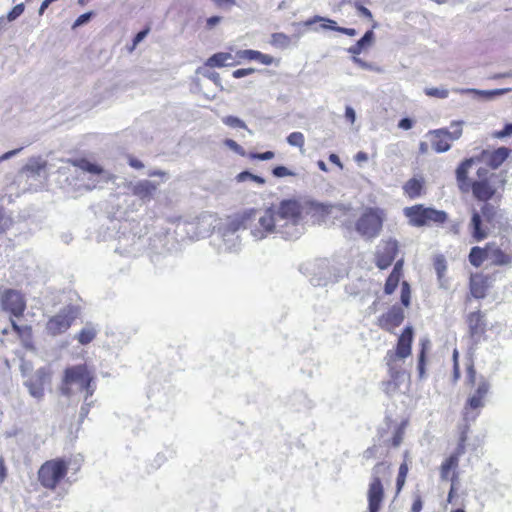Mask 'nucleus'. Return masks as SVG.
<instances>
[{
	"label": "nucleus",
	"instance_id": "nucleus-1",
	"mask_svg": "<svg viewBox=\"0 0 512 512\" xmlns=\"http://www.w3.org/2000/svg\"><path fill=\"white\" fill-rule=\"evenodd\" d=\"M478 158H467L456 168V181L461 192L467 193L470 190L474 198L479 201L488 202L496 194L495 179L498 177L487 167H479L477 179L471 181L468 178L470 168L476 164Z\"/></svg>",
	"mask_w": 512,
	"mask_h": 512
},
{
	"label": "nucleus",
	"instance_id": "nucleus-2",
	"mask_svg": "<svg viewBox=\"0 0 512 512\" xmlns=\"http://www.w3.org/2000/svg\"><path fill=\"white\" fill-rule=\"evenodd\" d=\"M279 234L285 239H297L303 230V207L295 199L282 200L277 206H272Z\"/></svg>",
	"mask_w": 512,
	"mask_h": 512
},
{
	"label": "nucleus",
	"instance_id": "nucleus-3",
	"mask_svg": "<svg viewBox=\"0 0 512 512\" xmlns=\"http://www.w3.org/2000/svg\"><path fill=\"white\" fill-rule=\"evenodd\" d=\"M59 389L66 397L72 396L76 391H83L86 402L95 392L94 375L86 364L69 366L63 372Z\"/></svg>",
	"mask_w": 512,
	"mask_h": 512
},
{
	"label": "nucleus",
	"instance_id": "nucleus-4",
	"mask_svg": "<svg viewBox=\"0 0 512 512\" xmlns=\"http://www.w3.org/2000/svg\"><path fill=\"white\" fill-rule=\"evenodd\" d=\"M243 221L244 229L250 231L251 236L256 241L265 239L271 234H279V224L276 222L273 208H267L264 211L250 209L239 214Z\"/></svg>",
	"mask_w": 512,
	"mask_h": 512
},
{
	"label": "nucleus",
	"instance_id": "nucleus-5",
	"mask_svg": "<svg viewBox=\"0 0 512 512\" xmlns=\"http://www.w3.org/2000/svg\"><path fill=\"white\" fill-rule=\"evenodd\" d=\"M467 382L471 385H476V389L465 403L463 420L475 421L481 409L485 406V397L490 391L491 384L483 375L477 377L473 365L467 368Z\"/></svg>",
	"mask_w": 512,
	"mask_h": 512
},
{
	"label": "nucleus",
	"instance_id": "nucleus-6",
	"mask_svg": "<svg viewBox=\"0 0 512 512\" xmlns=\"http://www.w3.org/2000/svg\"><path fill=\"white\" fill-rule=\"evenodd\" d=\"M403 213L409 219V224L414 227H422L432 223L443 224L448 219L445 211L424 207L421 204L405 207Z\"/></svg>",
	"mask_w": 512,
	"mask_h": 512
},
{
	"label": "nucleus",
	"instance_id": "nucleus-7",
	"mask_svg": "<svg viewBox=\"0 0 512 512\" xmlns=\"http://www.w3.org/2000/svg\"><path fill=\"white\" fill-rule=\"evenodd\" d=\"M385 220V212L378 207L366 208L355 224L356 231L367 239L377 237Z\"/></svg>",
	"mask_w": 512,
	"mask_h": 512
},
{
	"label": "nucleus",
	"instance_id": "nucleus-8",
	"mask_svg": "<svg viewBox=\"0 0 512 512\" xmlns=\"http://www.w3.org/2000/svg\"><path fill=\"white\" fill-rule=\"evenodd\" d=\"M213 222L214 217L204 213L192 220L180 221L177 224L176 232L178 235L185 234L191 240L205 238L215 228Z\"/></svg>",
	"mask_w": 512,
	"mask_h": 512
},
{
	"label": "nucleus",
	"instance_id": "nucleus-9",
	"mask_svg": "<svg viewBox=\"0 0 512 512\" xmlns=\"http://www.w3.org/2000/svg\"><path fill=\"white\" fill-rule=\"evenodd\" d=\"M67 470V463L63 459L46 461L38 471V480L44 488L54 490L66 476Z\"/></svg>",
	"mask_w": 512,
	"mask_h": 512
},
{
	"label": "nucleus",
	"instance_id": "nucleus-10",
	"mask_svg": "<svg viewBox=\"0 0 512 512\" xmlns=\"http://www.w3.org/2000/svg\"><path fill=\"white\" fill-rule=\"evenodd\" d=\"M389 465L385 462L377 463L372 469L371 482L368 489V510L369 512H379L383 498L384 488L381 477L388 473Z\"/></svg>",
	"mask_w": 512,
	"mask_h": 512
},
{
	"label": "nucleus",
	"instance_id": "nucleus-11",
	"mask_svg": "<svg viewBox=\"0 0 512 512\" xmlns=\"http://www.w3.org/2000/svg\"><path fill=\"white\" fill-rule=\"evenodd\" d=\"M244 229L243 221L239 215L228 218L222 223L217 231V235L222 239L223 249L228 252H236L241 245V239L238 232Z\"/></svg>",
	"mask_w": 512,
	"mask_h": 512
},
{
	"label": "nucleus",
	"instance_id": "nucleus-12",
	"mask_svg": "<svg viewBox=\"0 0 512 512\" xmlns=\"http://www.w3.org/2000/svg\"><path fill=\"white\" fill-rule=\"evenodd\" d=\"M80 314V308L76 305H66L56 315L49 318L46 323L47 333L52 336L66 332Z\"/></svg>",
	"mask_w": 512,
	"mask_h": 512
},
{
	"label": "nucleus",
	"instance_id": "nucleus-13",
	"mask_svg": "<svg viewBox=\"0 0 512 512\" xmlns=\"http://www.w3.org/2000/svg\"><path fill=\"white\" fill-rule=\"evenodd\" d=\"M122 231L117 238L115 252L127 257H135L140 254L145 246V239L137 236L135 233L126 231V227H121Z\"/></svg>",
	"mask_w": 512,
	"mask_h": 512
},
{
	"label": "nucleus",
	"instance_id": "nucleus-14",
	"mask_svg": "<svg viewBox=\"0 0 512 512\" xmlns=\"http://www.w3.org/2000/svg\"><path fill=\"white\" fill-rule=\"evenodd\" d=\"M461 121H454L451 123V127L455 129L450 132L446 128L436 129L429 132L431 136V146L437 153H443L451 148L449 140H457L462 135Z\"/></svg>",
	"mask_w": 512,
	"mask_h": 512
},
{
	"label": "nucleus",
	"instance_id": "nucleus-15",
	"mask_svg": "<svg viewBox=\"0 0 512 512\" xmlns=\"http://www.w3.org/2000/svg\"><path fill=\"white\" fill-rule=\"evenodd\" d=\"M339 277L340 271L331 265L329 260L319 259L312 270L310 283L316 287L327 286L329 283L338 281Z\"/></svg>",
	"mask_w": 512,
	"mask_h": 512
},
{
	"label": "nucleus",
	"instance_id": "nucleus-16",
	"mask_svg": "<svg viewBox=\"0 0 512 512\" xmlns=\"http://www.w3.org/2000/svg\"><path fill=\"white\" fill-rule=\"evenodd\" d=\"M0 304L4 311L9 312L14 317L22 316L26 309L24 296L14 289H5L2 292Z\"/></svg>",
	"mask_w": 512,
	"mask_h": 512
},
{
	"label": "nucleus",
	"instance_id": "nucleus-17",
	"mask_svg": "<svg viewBox=\"0 0 512 512\" xmlns=\"http://www.w3.org/2000/svg\"><path fill=\"white\" fill-rule=\"evenodd\" d=\"M500 244L489 243L487 245L488 260L497 266H510L512 264V244L501 238Z\"/></svg>",
	"mask_w": 512,
	"mask_h": 512
},
{
	"label": "nucleus",
	"instance_id": "nucleus-18",
	"mask_svg": "<svg viewBox=\"0 0 512 512\" xmlns=\"http://www.w3.org/2000/svg\"><path fill=\"white\" fill-rule=\"evenodd\" d=\"M51 373L46 367L37 369L34 374L25 381L24 385L27 387L29 394L37 399L41 400L44 396V386L50 381Z\"/></svg>",
	"mask_w": 512,
	"mask_h": 512
},
{
	"label": "nucleus",
	"instance_id": "nucleus-19",
	"mask_svg": "<svg viewBox=\"0 0 512 512\" xmlns=\"http://www.w3.org/2000/svg\"><path fill=\"white\" fill-rule=\"evenodd\" d=\"M412 341L413 328L407 326L398 338L396 349L394 351L389 350L385 357L404 361L411 354Z\"/></svg>",
	"mask_w": 512,
	"mask_h": 512
},
{
	"label": "nucleus",
	"instance_id": "nucleus-20",
	"mask_svg": "<svg viewBox=\"0 0 512 512\" xmlns=\"http://www.w3.org/2000/svg\"><path fill=\"white\" fill-rule=\"evenodd\" d=\"M480 214L487 225L492 229L502 230L507 224L505 213L488 202L483 203Z\"/></svg>",
	"mask_w": 512,
	"mask_h": 512
},
{
	"label": "nucleus",
	"instance_id": "nucleus-21",
	"mask_svg": "<svg viewBox=\"0 0 512 512\" xmlns=\"http://www.w3.org/2000/svg\"><path fill=\"white\" fill-rule=\"evenodd\" d=\"M397 253L398 242L395 239H389L383 242L377 252V267L382 270L388 268L395 260Z\"/></svg>",
	"mask_w": 512,
	"mask_h": 512
},
{
	"label": "nucleus",
	"instance_id": "nucleus-22",
	"mask_svg": "<svg viewBox=\"0 0 512 512\" xmlns=\"http://www.w3.org/2000/svg\"><path fill=\"white\" fill-rule=\"evenodd\" d=\"M510 149L499 147L493 151L483 150L478 156V162H484L490 169H497L509 157Z\"/></svg>",
	"mask_w": 512,
	"mask_h": 512
},
{
	"label": "nucleus",
	"instance_id": "nucleus-23",
	"mask_svg": "<svg viewBox=\"0 0 512 512\" xmlns=\"http://www.w3.org/2000/svg\"><path fill=\"white\" fill-rule=\"evenodd\" d=\"M404 310L398 305H393L387 313L381 315L378 319V325L386 330L392 331L401 325L404 320Z\"/></svg>",
	"mask_w": 512,
	"mask_h": 512
},
{
	"label": "nucleus",
	"instance_id": "nucleus-24",
	"mask_svg": "<svg viewBox=\"0 0 512 512\" xmlns=\"http://www.w3.org/2000/svg\"><path fill=\"white\" fill-rule=\"evenodd\" d=\"M158 188V183H155L150 180H141L136 182L132 188L131 191L133 195L137 196L139 199H141L144 202H149L154 197V194L156 193Z\"/></svg>",
	"mask_w": 512,
	"mask_h": 512
},
{
	"label": "nucleus",
	"instance_id": "nucleus-25",
	"mask_svg": "<svg viewBox=\"0 0 512 512\" xmlns=\"http://www.w3.org/2000/svg\"><path fill=\"white\" fill-rule=\"evenodd\" d=\"M388 367L389 379L403 384L409 378L407 371L404 368V361L397 360L389 357L384 358Z\"/></svg>",
	"mask_w": 512,
	"mask_h": 512
},
{
	"label": "nucleus",
	"instance_id": "nucleus-26",
	"mask_svg": "<svg viewBox=\"0 0 512 512\" xmlns=\"http://www.w3.org/2000/svg\"><path fill=\"white\" fill-rule=\"evenodd\" d=\"M469 229L474 240L481 241L487 237L490 227L488 225L484 226L480 212L473 210Z\"/></svg>",
	"mask_w": 512,
	"mask_h": 512
},
{
	"label": "nucleus",
	"instance_id": "nucleus-27",
	"mask_svg": "<svg viewBox=\"0 0 512 512\" xmlns=\"http://www.w3.org/2000/svg\"><path fill=\"white\" fill-rule=\"evenodd\" d=\"M459 461L456 457H447L440 466V478L442 481L450 480L455 483L458 480L457 468Z\"/></svg>",
	"mask_w": 512,
	"mask_h": 512
},
{
	"label": "nucleus",
	"instance_id": "nucleus-28",
	"mask_svg": "<svg viewBox=\"0 0 512 512\" xmlns=\"http://www.w3.org/2000/svg\"><path fill=\"white\" fill-rule=\"evenodd\" d=\"M236 55L241 59L255 60L264 65H271L274 61L271 55L263 54L260 51L252 49L239 50Z\"/></svg>",
	"mask_w": 512,
	"mask_h": 512
},
{
	"label": "nucleus",
	"instance_id": "nucleus-29",
	"mask_svg": "<svg viewBox=\"0 0 512 512\" xmlns=\"http://www.w3.org/2000/svg\"><path fill=\"white\" fill-rule=\"evenodd\" d=\"M431 347V342L427 338L420 340V351L418 355L417 371L420 379L426 378V353Z\"/></svg>",
	"mask_w": 512,
	"mask_h": 512
},
{
	"label": "nucleus",
	"instance_id": "nucleus-30",
	"mask_svg": "<svg viewBox=\"0 0 512 512\" xmlns=\"http://www.w3.org/2000/svg\"><path fill=\"white\" fill-rule=\"evenodd\" d=\"M233 60L234 58L231 53L218 52L207 59V61L205 62V66L211 68L231 66L233 65Z\"/></svg>",
	"mask_w": 512,
	"mask_h": 512
},
{
	"label": "nucleus",
	"instance_id": "nucleus-31",
	"mask_svg": "<svg viewBox=\"0 0 512 512\" xmlns=\"http://www.w3.org/2000/svg\"><path fill=\"white\" fill-rule=\"evenodd\" d=\"M511 91L510 88H502V89H494V90H478L473 88H466V89H455V92L461 93V94H473L477 96H482L486 99H491L494 96H499L508 93Z\"/></svg>",
	"mask_w": 512,
	"mask_h": 512
},
{
	"label": "nucleus",
	"instance_id": "nucleus-32",
	"mask_svg": "<svg viewBox=\"0 0 512 512\" xmlns=\"http://www.w3.org/2000/svg\"><path fill=\"white\" fill-rule=\"evenodd\" d=\"M467 321L471 336L474 337L484 332L485 324L483 322V316L479 311L470 313Z\"/></svg>",
	"mask_w": 512,
	"mask_h": 512
},
{
	"label": "nucleus",
	"instance_id": "nucleus-33",
	"mask_svg": "<svg viewBox=\"0 0 512 512\" xmlns=\"http://www.w3.org/2000/svg\"><path fill=\"white\" fill-rule=\"evenodd\" d=\"M97 332L96 327L92 323H87L75 336V339L81 345H88L95 339Z\"/></svg>",
	"mask_w": 512,
	"mask_h": 512
},
{
	"label": "nucleus",
	"instance_id": "nucleus-34",
	"mask_svg": "<svg viewBox=\"0 0 512 512\" xmlns=\"http://www.w3.org/2000/svg\"><path fill=\"white\" fill-rule=\"evenodd\" d=\"M488 260L487 246L482 249L478 246L472 247L469 253V262L474 267H480L485 260Z\"/></svg>",
	"mask_w": 512,
	"mask_h": 512
},
{
	"label": "nucleus",
	"instance_id": "nucleus-35",
	"mask_svg": "<svg viewBox=\"0 0 512 512\" xmlns=\"http://www.w3.org/2000/svg\"><path fill=\"white\" fill-rule=\"evenodd\" d=\"M73 165L84 172H88L94 175L101 174L103 171L99 165L92 163L85 158L74 160Z\"/></svg>",
	"mask_w": 512,
	"mask_h": 512
},
{
	"label": "nucleus",
	"instance_id": "nucleus-36",
	"mask_svg": "<svg viewBox=\"0 0 512 512\" xmlns=\"http://www.w3.org/2000/svg\"><path fill=\"white\" fill-rule=\"evenodd\" d=\"M423 184L421 180H418L416 178H412L408 180L404 186V192L410 197V198H417L421 195Z\"/></svg>",
	"mask_w": 512,
	"mask_h": 512
},
{
	"label": "nucleus",
	"instance_id": "nucleus-37",
	"mask_svg": "<svg viewBox=\"0 0 512 512\" xmlns=\"http://www.w3.org/2000/svg\"><path fill=\"white\" fill-rule=\"evenodd\" d=\"M316 22H325L321 25L322 29H329L333 31L340 32L341 27L337 25V23L334 20L322 17V16H314L311 19H308L304 22L305 26H311Z\"/></svg>",
	"mask_w": 512,
	"mask_h": 512
},
{
	"label": "nucleus",
	"instance_id": "nucleus-38",
	"mask_svg": "<svg viewBox=\"0 0 512 512\" xmlns=\"http://www.w3.org/2000/svg\"><path fill=\"white\" fill-rule=\"evenodd\" d=\"M45 162L39 160H31L25 167L24 172L28 177L36 178L41 175L45 169Z\"/></svg>",
	"mask_w": 512,
	"mask_h": 512
},
{
	"label": "nucleus",
	"instance_id": "nucleus-39",
	"mask_svg": "<svg viewBox=\"0 0 512 512\" xmlns=\"http://www.w3.org/2000/svg\"><path fill=\"white\" fill-rule=\"evenodd\" d=\"M401 385L399 382L388 379L382 381L381 389L386 395L393 396L400 390Z\"/></svg>",
	"mask_w": 512,
	"mask_h": 512
},
{
	"label": "nucleus",
	"instance_id": "nucleus-40",
	"mask_svg": "<svg viewBox=\"0 0 512 512\" xmlns=\"http://www.w3.org/2000/svg\"><path fill=\"white\" fill-rule=\"evenodd\" d=\"M222 122L232 128H242L248 131L249 134H252V131L247 127L245 122L236 116H226L222 119Z\"/></svg>",
	"mask_w": 512,
	"mask_h": 512
},
{
	"label": "nucleus",
	"instance_id": "nucleus-41",
	"mask_svg": "<svg viewBox=\"0 0 512 512\" xmlns=\"http://www.w3.org/2000/svg\"><path fill=\"white\" fill-rule=\"evenodd\" d=\"M470 292L473 297L481 299L485 297V287L482 281L472 278L470 283Z\"/></svg>",
	"mask_w": 512,
	"mask_h": 512
},
{
	"label": "nucleus",
	"instance_id": "nucleus-42",
	"mask_svg": "<svg viewBox=\"0 0 512 512\" xmlns=\"http://www.w3.org/2000/svg\"><path fill=\"white\" fill-rule=\"evenodd\" d=\"M400 278L401 277L397 276L396 273H390L384 286V292L387 295H390L395 291L399 284Z\"/></svg>",
	"mask_w": 512,
	"mask_h": 512
},
{
	"label": "nucleus",
	"instance_id": "nucleus-43",
	"mask_svg": "<svg viewBox=\"0 0 512 512\" xmlns=\"http://www.w3.org/2000/svg\"><path fill=\"white\" fill-rule=\"evenodd\" d=\"M287 142L291 146L302 149L305 143V137L301 132H292L288 135Z\"/></svg>",
	"mask_w": 512,
	"mask_h": 512
},
{
	"label": "nucleus",
	"instance_id": "nucleus-44",
	"mask_svg": "<svg viewBox=\"0 0 512 512\" xmlns=\"http://www.w3.org/2000/svg\"><path fill=\"white\" fill-rule=\"evenodd\" d=\"M407 473H408V465L406 463H402L399 467L398 476L396 479L397 493H399L402 490V488L405 484Z\"/></svg>",
	"mask_w": 512,
	"mask_h": 512
},
{
	"label": "nucleus",
	"instance_id": "nucleus-45",
	"mask_svg": "<svg viewBox=\"0 0 512 512\" xmlns=\"http://www.w3.org/2000/svg\"><path fill=\"white\" fill-rule=\"evenodd\" d=\"M271 43L280 48H287L290 44V38L284 33L272 34Z\"/></svg>",
	"mask_w": 512,
	"mask_h": 512
},
{
	"label": "nucleus",
	"instance_id": "nucleus-46",
	"mask_svg": "<svg viewBox=\"0 0 512 512\" xmlns=\"http://www.w3.org/2000/svg\"><path fill=\"white\" fill-rule=\"evenodd\" d=\"M374 40L375 34L373 30H368L356 43L362 48V50H365L373 44Z\"/></svg>",
	"mask_w": 512,
	"mask_h": 512
},
{
	"label": "nucleus",
	"instance_id": "nucleus-47",
	"mask_svg": "<svg viewBox=\"0 0 512 512\" xmlns=\"http://www.w3.org/2000/svg\"><path fill=\"white\" fill-rule=\"evenodd\" d=\"M237 180L239 182H244L246 180H252L260 185L265 184V179L263 177L254 175V174L250 173L249 171H243V172L239 173L237 175Z\"/></svg>",
	"mask_w": 512,
	"mask_h": 512
},
{
	"label": "nucleus",
	"instance_id": "nucleus-48",
	"mask_svg": "<svg viewBox=\"0 0 512 512\" xmlns=\"http://www.w3.org/2000/svg\"><path fill=\"white\" fill-rule=\"evenodd\" d=\"M352 61H353V63H355L356 65H358L360 68H362L364 70L374 71V72H378V73L381 72L380 67H378L377 65H375L373 63L364 61L363 59H361L357 56H353Z\"/></svg>",
	"mask_w": 512,
	"mask_h": 512
},
{
	"label": "nucleus",
	"instance_id": "nucleus-49",
	"mask_svg": "<svg viewBox=\"0 0 512 512\" xmlns=\"http://www.w3.org/2000/svg\"><path fill=\"white\" fill-rule=\"evenodd\" d=\"M424 92L427 96L436 97L440 99H445L449 95V91L444 88H426Z\"/></svg>",
	"mask_w": 512,
	"mask_h": 512
},
{
	"label": "nucleus",
	"instance_id": "nucleus-50",
	"mask_svg": "<svg viewBox=\"0 0 512 512\" xmlns=\"http://www.w3.org/2000/svg\"><path fill=\"white\" fill-rule=\"evenodd\" d=\"M410 296H411V290L410 285L408 282L403 281L401 284V303L408 307L410 305Z\"/></svg>",
	"mask_w": 512,
	"mask_h": 512
},
{
	"label": "nucleus",
	"instance_id": "nucleus-51",
	"mask_svg": "<svg viewBox=\"0 0 512 512\" xmlns=\"http://www.w3.org/2000/svg\"><path fill=\"white\" fill-rule=\"evenodd\" d=\"M404 437V429L402 426H399L395 429L394 434L390 440V444L392 447H398L403 441Z\"/></svg>",
	"mask_w": 512,
	"mask_h": 512
},
{
	"label": "nucleus",
	"instance_id": "nucleus-52",
	"mask_svg": "<svg viewBox=\"0 0 512 512\" xmlns=\"http://www.w3.org/2000/svg\"><path fill=\"white\" fill-rule=\"evenodd\" d=\"M12 225V219L5 215L3 209H0V234L7 231Z\"/></svg>",
	"mask_w": 512,
	"mask_h": 512
},
{
	"label": "nucleus",
	"instance_id": "nucleus-53",
	"mask_svg": "<svg viewBox=\"0 0 512 512\" xmlns=\"http://www.w3.org/2000/svg\"><path fill=\"white\" fill-rule=\"evenodd\" d=\"M24 4L20 3L17 4L13 9L7 14L8 21H14L16 20L23 12H24Z\"/></svg>",
	"mask_w": 512,
	"mask_h": 512
},
{
	"label": "nucleus",
	"instance_id": "nucleus-54",
	"mask_svg": "<svg viewBox=\"0 0 512 512\" xmlns=\"http://www.w3.org/2000/svg\"><path fill=\"white\" fill-rule=\"evenodd\" d=\"M379 450H380V447L377 446V445H373L371 447H368L364 452H363V459L365 460H370V459H374V458H377L380 454H379Z\"/></svg>",
	"mask_w": 512,
	"mask_h": 512
},
{
	"label": "nucleus",
	"instance_id": "nucleus-55",
	"mask_svg": "<svg viewBox=\"0 0 512 512\" xmlns=\"http://www.w3.org/2000/svg\"><path fill=\"white\" fill-rule=\"evenodd\" d=\"M272 174L278 178L294 175V173L290 171L287 167L281 165L274 167L272 169Z\"/></svg>",
	"mask_w": 512,
	"mask_h": 512
},
{
	"label": "nucleus",
	"instance_id": "nucleus-56",
	"mask_svg": "<svg viewBox=\"0 0 512 512\" xmlns=\"http://www.w3.org/2000/svg\"><path fill=\"white\" fill-rule=\"evenodd\" d=\"M434 268L438 275V278L441 279L446 271V261L443 258H437L434 263Z\"/></svg>",
	"mask_w": 512,
	"mask_h": 512
},
{
	"label": "nucleus",
	"instance_id": "nucleus-57",
	"mask_svg": "<svg viewBox=\"0 0 512 512\" xmlns=\"http://www.w3.org/2000/svg\"><path fill=\"white\" fill-rule=\"evenodd\" d=\"M198 72L202 73L203 76L210 79L215 85L221 87L220 75L217 72H213V71H209V70L202 71V69H199Z\"/></svg>",
	"mask_w": 512,
	"mask_h": 512
},
{
	"label": "nucleus",
	"instance_id": "nucleus-58",
	"mask_svg": "<svg viewBox=\"0 0 512 512\" xmlns=\"http://www.w3.org/2000/svg\"><path fill=\"white\" fill-rule=\"evenodd\" d=\"M224 144L230 148L232 151H234L235 153L243 156L245 154V151L244 149L234 140L232 139H226L224 141Z\"/></svg>",
	"mask_w": 512,
	"mask_h": 512
},
{
	"label": "nucleus",
	"instance_id": "nucleus-59",
	"mask_svg": "<svg viewBox=\"0 0 512 512\" xmlns=\"http://www.w3.org/2000/svg\"><path fill=\"white\" fill-rule=\"evenodd\" d=\"M354 7L360 16L365 17L367 19L373 18L371 11L368 8L364 7L360 2H355Z\"/></svg>",
	"mask_w": 512,
	"mask_h": 512
},
{
	"label": "nucleus",
	"instance_id": "nucleus-60",
	"mask_svg": "<svg viewBox=\"0 0 512 512\" xmlns=\"http://www.w3.org/2000/svg\"><path fill=\"white\" fill-rule=\"evenodd\" d=\"M150 32V28L146 27L145 29L139 31L135 37L133 38V45L131 50H133L140 42L144 40V38L148 35Z\"/></svg>",
	"mask_w": 512,
	"mask_h": 512
},
{
	"label": "nucleus",
	"instance_id": "nucleus-61",
	"mask_svg": "<svg viewBox=\"0 0 512 512\" xmlns=\"http://www.w3.org/2000/svg\"><path fill=\"white\" fill-rule=\"evenodd\" d=\"M254 72H255V69H253V68H241V69H237V70L233 71L232 75L234 78L239 79V78L246 77Z\"/></svg>",
	"mask_w": 512,
	"mask_h": 512
},
{
	"label": "nucleus",
	"instance_id": "nucleus-62",
	"mask_svg": "<svg viewBox=\"0 0 512 512\" xmlns=\"http://www.w3.org/2000/svg\"><path fill=\"white\" fill-rule=\"evenodd\" d=\"M273 157H274V152H272V151H266V152H263V153H252L251 154V158L252 159H257V160H261V161L270 160Z\"/></svg>",
	"mask_w": 512,
	"mask_h": 512
},
{
	"label": "nucleus",
	"instance_id": "nucleus-63",
	"mask_svg": "<svg viewBox=\"0 0 512 512\" xmlns=\"http://www.w3.org/2000/svg\"><path fill=\"white\" fill-rule=\"evenodd\" d=\"M512 134V123L506 124L501 131L495 133L496 138H504Z\"/></svg>",
	"mask_w": 512,
	"mask_h": 512
},
{
	"label": "nucleus",
	"instance_id": "nucleus-64",
	"mask_svg": "<svg viewBox=\"0 0 512 512\" xmlns=\"http://www.w3.org/2000/svg\"><path fill=\"white\" fill-rule=\"evenodd\" d=\"M91 405H92V402H89L88 400L86 402L84 401V404L81 406L80 412H79L80 421H83L87 417V415L90 411Z\"/></svg>",
	"mask_w": 512,
	"mask_h": 512
}]
</instances>
